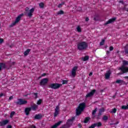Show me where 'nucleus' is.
Instances as JSON below:
<instances>
[{"mask_svg":"<svg viewBox=\"0 0 128 128\" xmlns=\"http://www.w3.org/2000/svg\"><path fill=\"white\" fill-rule=\"evenodd\" d=\"M88 48V44L86 42H80L77 44V48L80 52L86 50V48Z\"/></svg>","mask_w":128,"mask_h":128,"instance_id":"obj_1","label":"nucleus"},{"mask_svg":"<svg viewBox=\"0 0 128 128\" xmlns=\"http://www.w3.org/2000/svg\"><path fill=\"white\" fill-rule=\"evenodd\" d=\"M126 66H128V61L124 60L123 65L119 68V70L122 72L121 73H119V74H124L126 72H128V67Z\"/></svg>","mask_w":128,"mask_h":128,"instance_id":"obj_2","label":"nucleus"},{"mask_svg":"<svg viewBox=\"0 0 128 128\" xmlns=\"http://www.w3.org/2000/svg\"><path fill=\"white\" fill-rule=\"evenodd\" d=\"M84 108H86V103L82 102L80 104L79 106L76 109V116H80Z\"/></svg>","mask_w":128,"mask_h":128,"instance_id":"obj_3","label":"nucleus"},{"mask_svg":"<svg viewBox=\"0 0 128 128\" xmlns=\"http://www.w3.org/2000/svg\"><path fill=\"white\" fill-rule=\"evenodd\" d=\"M24 16V14H20L19 15L16 19L15 21L13 22H12V24L10 25V28H12V26H16V24H18V22L20 20V19L22 18V16Z\"/></svg>","mask_w":128,"mask_h":128,"instance_id":"obj_4","label":"nucleus"},{"mask_svg":"<svg viewBox=\"0 0 128 128\" xmlns=\"http://www.w3.org/2000/svg\"><path fill=\"white\" fill-rule=\"evenodd\" d=\"M18 102H14L16 106H22V104H28V101L24 100V99L19 98L18 99Z\"/></svg>","mask_w":128,"mask_h":128,"instance_id":"obj_5","label":"nucleus"},{"mask_svg":"<svg viewBox=\"0 0 128 128\" xmlns=\"http://www.w3.org/2000/svg\"><path fill=\"white\" fill-rule=\"evenodd\" d=\"M62 86V84H60L58 83H53L49 85V88L54 90H58V88H60Z\"/></svg>","mask_w":128,"mask_h":128,"instance_id":"obj_6","label":"nucleus"},{"mask_svg":"<svg viewBox=\"0 0 128 128\" xmlns=\"http://www.w3.org/2000/svg\"><path fill=\"white\" fill-rule=\"evenodd\" d=\"M25 10L26 12H28V16L30 17L32 16V13L34 12V8H32L30 10V8H26Z\"/></svg>","mask_w":128,"mask_h":128,"instance_id":"obj_7","label":"nucleus"},{"mask_svg":"<svg viewBox=\"0 0 128 128\" xmlns=\"http://www.w3.org/2000/svg\"><path fill=\"white\" fill-rule=\"evenodd\" d=\"M48 82V78H42L40 82V86H46Z\"/></svg>","mask_w":128,"mask_h":128,"instance_id":"obj_8","label":"nucleus"},{"mask_svg":"<svg viewBox=\"0 0 128 128\" xmlns=\"http://www.w3.org/2000/svg\"><path fill=\"white\" fill-rule=\"evenodd\" d=\"M59 112H60V106L58 105L56 106L54 110V118H56V116H58Z\"/></svg>","mask_w":128,"mask_h":128,"instance_id":"obj_9","label":"nucleus"},{"mask_svg":"<svg viewBox=\"0 0 128 128\" xmlns=\"http://www.w3.org/2000/svg\"><path fill=\"white\" fill-rule=\"evenodd\" d=\"M102 124L100 122L97 123H94L93 124L91 125L89 128H94L95 126H98V128H100Z\"/></svg>","mask_w":128,"mask_h":128,"instance_id":"obj_10","label":"nucleus"},{"mask_svg":"<svg viewBox=\"0 0 128 128\" xmlns=\"http://www.w3.org/2000/svg\"><path fill=\"white\" fill-rule=\"evenodd\" d=\"M74 117H72L71 119H68L67 120L66 124H68L70 128V126L72 125V122H74Z\"/></svg>","mask_w":128,"mask_h":128,"instance_id":"obj_11","label":"nucleus"},{"mask_svg":"<svg viewBox=\"0 0 128 128\" xmlns=\"http://www.w3.org/2000/svg\"><path fill=\"white\" fill-rule=\"evenodd\" d=\"M96 90H91L90 92L88 93L86 95V98H90V96H93L94 94L96 93Z\"/></svg>","mask_w":128,"mask_h":128,"instance_id":"obj_12","label":"nucleus"},{"mask_svg":"<svg viewBox=\"0 0 128 128\" xmlns=\"http://www.w3.org/2000/svg\"><path fill=\"white\" fill-rule=\"evenodd\" d=\"M116 18H112L111 19H110L108 21H107L106 23L105 24L106 26V24H112V22H116Z\"/></svg>","mask_w":128,"mask_h":128,"instance_id":"obj_13","label":"nucleus"},{"mask_svg":"<svg viewBox=\"0 0 128 128\" xmlns=\"http://www.w3.org/2000/svg\"><path fill=\"white\" fill-rule=\"evenodd\" d=\"M8 120H6L2 122H0V126H6V124H8Z\"/></svg>","mask_w":128,"mask_h":128,"instance_id":"obj_14","label":"nucleus"},{"mask_svg":"<svg viewBox=\"0 0 128 128\" xmlns=\"http://www.w3.org/2000/svg\"><path fill=\"white\" fill-rule=\"evenodd\" d=\"M110 74H112V71L109 70L105 74V78L106 80H108L110 78Z\"/></svg>","mask_w":128,"mask_h":128,"instance_id":"obj_15","label":"nucleus"},{"mask_svg":"<svg viewBox=\"0 0 128 128\" xmlns=\"http://www.w3.org/2000/svg\"><path fill=\"white\" fill-rule=\"evenodd\" d=\"M76 70H78V66H74L72 68V76H76Z\"/></svg>","mask_w":128,"mask_h":128,"instance_id":"obj_16","label":"nucleus"},{"mask_svg":"<svg viewBox=\"0 0 128 128\" xmlns=\"http://www.w3.org/2000/svg\"><path fill=\"white\" fill-rule=\"evenodd\" d=\"M30 110H32V108H25L24 112L26 116L30 114Z\"/></svg>","mask_w":128,"mask_h":128,"instance_id":"obj_17","label":"nucleus"},{"mask_svg":"<svg viewBox=\"0 0 128 128\" xmlns=\"http://www.w3.org/2000/svg\"><path fill=\"white\" fill-rule=\"evenodd\" d=\"M42 118V114H37L35 115L34 118L35 120H40Z\"/></svg>","mask_w":128,"mask_h":128,"instance_id":"obj_18","label":"nucleus"},{"mask_svg":"<svg viewBox=\"0 0 128 128\" xmlns=\"http://www.w3.org/2000/svg\"><path fill=\"white\" fill-rule=\"evenodd\" d=\"M116 84H126L124 80H116Z\"/></svg>","mask_w":128,"mask_h":128,"instance_id":"obj_19","label":"nucleus"},{"mask_svg":"<svg viewBox=\"0 0 128 128\" xmlns=\"http://www.w3.org/2000/svg\"><path fill=\"white\" fill-rule=\"evenodd\" d=\"M62 122V121H59L57 123L55 124L54 125L52 126L51 128H57L58 126Z\"/></svg>","mask_w":128,"mask_h":128,"instance_id":"obj_20","label":"nucleus"},{"mask_svg":"<svg viewBox=\"0 0 128 128\" xmlns=\"http://www.w3.org/2000/svg\"><path fill=\"white\" fill-rule=\"evenodd\" d=\"M38 108V105L34 104L33 106H31V108H31L32 110H36Z\"/></svg>","mask_w":128,"mask_h":128,"instance_id":"obj_21","label":"nucleus"},{"mask_svg":"<svg viewBox=\"0 0 128 128\" xmlns=\"http://www.w3.org/2000/svg\"><path fill=\"white\" fill-rule=\"evenodd\" d=\"M6 68V64L4 63L0 62V72L2 68Z\"/></svg>","mask_w":128,"mask_h":128,"instance_id":"obj_22","label":"nucleus"},{"mask_svg":"<svg viewBox=\"0 0 128 128\" xmlns=\"http://www.w3.org/2000/svg\"><path fill=\"white\" fill-rule=\"evenodd\" d=\"M96 112H98V108H96L94 110H93L92 112V116H93V118H96Z\"/></svg>","mask_w":128,"mask_h":128,"instance_id":"obj_23","label":"nucleus"},{"mask_svg":"<svg viewBox=\"0 0 128 128\" xmlns=\"http://www.w3.org/2000/svg\"><path fill=\"white\" fill-rule=\"evenodd\" d=\"M102 112H104V108H102L99 110L98 116H102Z\"/></svg>","mask_w":128,"mask_h":128,"instance_id":"obj_24","label":"nucleus"},{"mask_svg":"<svg viewBox=\"0 0 128 128\" xmlns=\"http://www.w3.org/2000/svg\"><path fill=\"white\" fill-rule=\"evenodd\" d=\"M88 58H90V56H86L82 58V60L84 62H86V60H88Z\"/></svg>","mask_w":128,"mask_h":128,"instance_id":"obj_25","label":"nucleus"},{"mask_svg":"<svg viewBox=\"0 0 128 128\" xmlns=\"http://www.w3.org/2000/svg\"><path fill=\"white\" fill-rule=\"evenodd\" d=\"M30 49L28 48L24 52V56H28V54H30Z\"/></svg>","mask_w":128,"mask_h":128,"instance_id":"obj_26","label":"nucleus"},{"mask_svg":"<svg viewBox=\"0 0 128 128\" xmlns=\"http://www.w3.org/2000/svg\"><path fill=\"white\" fill-rule=\"evenodd\" d=\"M64 14V11L60 10V11L56 13V16H60V14Z\"/></svg>","mask_w":128,"mask_h":128,"instance_id":"obj_27","label":"nucleus"},{"mask_svg":"<svg viewBox=\"0 0 128 128\" xmlns=\"http://www.w3.org/2000/svg\"><path fill=\"white\" fill-rule=\"evenodd\" d=\"M39 6H40V8H44V2H40L39 4Z\"/></svg>","mask_w":128,"mask_h":128,"instance_id":"obj_28","label":"nucleus"},{"mask_svg":"<svg viewBox=\"0 0 128 128\" xmlns=\"http://www.w3.org/2000/svg\"><path fill=\"white\" fill-rule=\"evenodd\" d=\"M103 120H104L105 122H106L108 120V117L106 116H104L102 118Z\"/></svg>","mask_w":128,"mask_h":128,"instance_id":"obj_29","label":"nucleus"},{"mask_svg":"<svg viewBox=\"0 0 128 128\" xmlns=\"http://www.w3.org/2000/svg\"><path fill=\"white\" fill-rule=\"evenodd\" d=\"M42 99H40L38 102H37V104L38 106H40V104H42Z\"/></svg>","mask_w":128,"mask_h":128,"instance_id":"obj_30","label":"nucleus"},{"mask_svg":"<svg viewBox=\"0 0 128 128\" xmlns=\"http://www.w3.org/2000/svg\"><path fill=\"white\" fill-rule=\"evenodd\" d=\"M122 110H128V104L127 106H122Z\"/></svg>","mask_w":128,"mask_h":128,"instance_id":"obj_31","label":"nucleus"},{"mask_svg":"<svg viewBox=\"0 0 128 128\" xmlns=\"http://www.w3.org/2000/svg\"><path fill=\"white\" fill-rule=\"evenodd\" d=\"M111 114H116V108H114L112 109V110L110 112Z\"/></svg>","mask_w":128,"mask_h":128,"instance_id":"obj_32","label":"nucleus"},{"mask_svg":"<svg viewBox=\"0 0 128 128\" xmlns=\"http://www.w3.org/2000/svg\"><path fill=\"white\" fill-rule=\"evenodd\" d=\"M88 120H90V118L89 117H86L85 118V120H84V124H87V122H88Z\"/></svg>","mask_w":128,"mask_h":128,"instance_id":"obj_33","label":"nucleus"},{"mask_svg":"<svg viewBox=\"0 0 128 128\" xmlns=\"http://www.w3.org/2000/svg\"><path fill=\"white\" fill-rule=\"evenodd\" d=\"M106 42V40H102L100 42V46H104V42Z\"/></svg>","mask_w":128,"mask_h":128,"instance_id":"obj_34","label":"nucleus"},{"mask_svg":"<svg viewBox=\"0 0 128 128\" xmlns=\"http://www.w3.org/2000/svg\"><path fill=\"white\" fill-rule=\"evenodd\" d=\"M32 94H34V98L36 100L38 98V93H33Z\"/></svg>","mask_w":128,"mask_h":128,"instance_id":"obj_35","label":"nucleus"},{"mask_svg":"<svg viewBox=\"0 0 128 128\" xmlns=\"http://www.w3.org/2000/svg\"><path fill=\"white\" fill-rule=\"evenodd\" d=\"M14 114H16L15 112H11L10 114V118H12V116H14Z\"/></svg>","mask_w":128,"mask_h":128,"instance_id":"obj_36","label":"nucleus"},{"mask_svg":"<svg viewBox=\"0 0 128 128\" xmlns=\"http://www.w3.org/2000/svg\"><path fill=\"white\" fill-rule=\"evenodd\" d=\"M76 30L78 32H82V30L80 29V26L77 27Z\"/></svg>","mask_w":128,"mask_h":128,"instance_id":"obj_37","label":"nucleus"},{"mask_svg":"<svg viewBox=\"0 0 128 128\" xmlns=\"http://www.w3.org/2000/svg\"><path fill=\"white\" fill-rule=\"evenodd\" d=\"M64 4V2H62L61 4H58V8H62Z\"/></svg>","mask_w":128,"mask_h":128,"instance_id":"obj_38","label":"nucleus"},{"mask_svg":"<svg viewBox=\"0 0 128 128\" xmlns=\"http://www.w3.org/2000/svg\"><path fill=\"white\" fill-rule=\"evenodd\" d=\"M68 80H62V84H68Z\"/></svg>","mask_w":128,"mask_h":128,"instance_id":"obj_39","label":"nucleus"},{"mask_svg":"<svg viewBox=\"0 0 128 128\" xmlns=\"http://www.w3.org/2000/svg\"><path fill=\"white\" fill-rule=\"evenodd\" d=\"M70 128L68 124H64L63 125L61 128Z\"/></svg>","mask_w":128,"mask_h":128,"instance_id":"obj_40","label":"nucleus"},{"mask_svg":"<svg viewBox=\"0 0 128 128\" xmlns=\"http://www.w3.org/2000/svg\"><path fill=\"white\" fill-rule=\"evenodd\" d=\"M96 118H97V120H100V116H99L98 114V116H96Z\"/></svg>","mask_w":128,"mask_h":128,"instance_id":"obj_41","label":"nucleus"},{"mask_svg":"<svg viewBox=\"0 0 128 128\" xmlns=\"http://www.w3.org/2000/svg\"><path fill=\"white\" fill-rule=\"evenodd\" d=\"M110 50H114V47L112 46L110 47Z\"/></svg>","mask_w":128,"mask_h":128,"instance_id":"obj_42","label":"nucleus"},{"mask_svg":"<svg viewBox=\"0 0 128 128\" xmlns=\"http://www.w3.org/2000/svg\"><path fill=\"white\" fill-rule=\"evenodd\" d=\"M4 42V39L0 38V44H2Z\"/></svg>","mask_w":128,"mask_h":128,"instance_id":"obj_43","label":"nucleus"},{"mask_svg":"<svg viewBox=\"0 0 128 128\" xmlns=\"http://www.w3.org/2000/svg\"><path fill=\"white\" fill-rule=\"evenodd\" d=\"M14 98V97L12 96H10L9 98V100H12Z\"/></svg>","mask_w":128,"mask_h":128,"instance_id":"obj_44","label":"nucleus"},{"mask_svg":"<svg viewBox=\"0 0 128 128\" xmlns=\"http://www.w3.org/2000/svg\"><path fill=\"white\" fill-rule=\"evenodd\" d=\"M30 128H36V127L34 126V125H32L30 126Z\"/></svg>","mask_w":128,"mask_h":128,"instance_id":"obj_45","label":"nucleus"},{"mask_svg":"<svg viewBox=\"0 0 128 128\" xmlns=\"http://www.w3.org/2000/svg\"><path fill=\"white\" fill-rule=\"evenodd\" d=\"M82 10V8H80V7L78 8V10L79 12H81V10Z\"/></svg>","mask_w":128,"mask_h":128,"instance_id":"obj_46","label":"nucleus"},{"mask_svg":"<svg viewBox=\"0 0 128 128\" xmlns=\"http://www.w3.org/2000/svg\"><path fill=\"white\" fill-rule=\"evenodd\" d=\"M85 20H86V22H88V20H90V18H88L87 17V18H86Z\"/></svg>","mask_w":128,"mask_h":128,"instance_id":"obj_47","label":"nucleus"},{"mask_svg":"<svg viewBox=\"0 0 128 128\" xmlns=\"http://www.w3.org/2000/svg\"><path fill=\"white\" fill-rule=\"evenodd\" d=\"M119 2H120L121 4H124V1L123 0H120Z\"/></svg>","mask_w":128,"mask_h":128,"instance_id":"obj_48","label":"nucleus"},{"mask_svg":"<svg viewBox=\"0 0 128 128\" xmlns=\"http://www.w3.org/2000/svg\"><path fill=\"white\" fill-rule=\"evenodd\" d=\"M110 126H116L115 123H111L110 124Z\"/></svg>","mask_w":128,"mask_h":128,"instance_id":"obj_49","label":"nucleus"},{"mask_svg":"<svg viewBox=\"0 0 128 128\" xmlns=\"http://www.w3.org/2000/svg\"><path fill=\"white\" fill-rule=\"evenodd\" d=\"M6 128H12V126H10V125H8Z\"/></svg>","mask_w":128,"mask_h":128,"instance_id":"obj_50","label":"nucleus"},{"mask_svg":"<svg viewBox=\"0 0 128 128\" xmlns=\"http://www.w3.org/2000/svg\"><path fill=\"white\" fill-rule=\"evenodd\" d=\"M78 126H79L80 128H82V124H78Z\"/></svg>","mask_w":128,"mask_h":128,"instance_id":"obj_51","label":"nucleus"},{"mask_svg":"<svg viewBox=\"0 0 128 128\" xmlns=\"http://www.w3.org/2000/svg\"><path fill=\"white\" fill-rule=\"evenodd\" d=\"M92 76V72H90V74H89V76Z\"/></svg>","mask_w":128,"mask_h":128,"instance_id":"obj_52","label":"nucleus"},{"mask_svg":"<svg viewBox=\"0 0 128 128\" xmlns=\"http://www.w3.org/2000/svg\"><path fill=\"white\" fill-rule=\"evenodd\" d=\"M4 96V94L1 93V94H0V98H2V96Z\"/></svg>","mask_w":128,"mask_h":128,"instance_id":"obj_53","label":"nucleus"},{"mask_svg":"<svg viewBox=\"0 0 128 128\" xmlns=\"http://www.w3.org/2000/svg\"><path fill=\"white\" fill-rule=\"evenodd\" d=\"M110 51H107V52H106L107 54H110Z\"/></svg>","mask_w":128,"mask_h":128,"instance_id":"obj_54","label":"nucleus"},{"mask_svg":"<svg viewBox=\"0 0 128 128\" xmlns=\"http://www.w3.org/2000/svg\"><path fill=\"white\" fill-rule=\"evenodd\" d=\"M119 122H116L115 123V126L116 124H119Z\"/></svg>","mask_w":128,"mask_h":128,"instance_id":"obj_55","label":"nucleus"},{"mask_svg":"<svg viewBox=\"0 0 128 128\" xmlns=\"http://www.w3.org/2000/svg\"><path fill=\"white\" fill-rule=\"evenodd\" d=\"M124 78H128V76H124Z\"/></svg>","mask_w":128,"mask_h":128,"instance_id":"obj_56","label":"nucleus"},{"mask_svg":"<svg viewBox=\"0 0 128 128\" xmlns=\"http://www.w3.org/2000/svg\"><path fill=\"white\" fill-rule=\"evenodd\" d=\"M28 94H26L24 96H28Z\"/></svg>","mask_w":128,"mask_h":128,"instance_id":"obj_57","label":"nucleus"},{"mask_svg":"<svg viewBox=\"0 0 128 128\" xmlns=\"http://www.w3.org/2000/svg\"><path fill=\"white\" fill-rule=\"evenodd\" d=\"M94 20H96V18H94Z\"/></svg>","mask_w":128,"mask_h":128,"instance_id":"obj_58","label":"nucleus"},{"mask_svg":"<svg viewBox=\"0 0 128 128\" xmlns=\"http://www.w3.org/2000/svg\"><path fill=\"white\" fill-rule=\"evenodd\" d=\"M42 76H46V74H43Z\"/></svg>","mask_w":128,"mask_h":128,"instance_id":"obj_59","label":"nucleus"},{"mask_svg":"<svg viewBox=\"0 0 128 128\" xmlns=\"http://www.w3.org/2000/svg\"><path fill=\"white\" fill-rule=\"evenodd\" d=\"M126 12H128V10H126Z\"/></svg>","mask_w":128,"mask_h":128,"instance_id":"obj_60","label":"nucleus"},{"mask_svg":"<svg viewBox=\"0 0 128 128\" xmlns=\"http://www.w3.org/2000/svg\"><path fill=\"white\" fill-rule=\"evenodd\" d=\"M116 96H113V98H115Z\"/></svg>","mask_w":128,"mask_h":128,"instance_id":"obj_61","label":"nucleus"},{"mask_svg":"<svg viewBox=\"0 0 128 128\" xmlns=\"http://www.w3.org/2000/svg\"><path fill=\"white\" fill-rule=\"evenodd\" d=\"M10 48H12V46H10Z\"/></svg>","mask_w":128,"mask_h":128,"instance_id":"obj_62","label":"nucleus"}]
</instances>
